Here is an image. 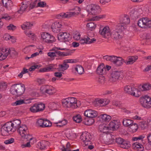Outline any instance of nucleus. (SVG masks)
Segmentation results:
<instances>
[{"label": "nucleus", "instance_id": "29", "mask_svg": "<svg viewBox=\"0 0 151 151\" xmlns=\"http://www.w3.org/2000/svg\"><path fill=\"white\" fill-rule=\"evenodd\" d=\"M99 129L100 131L103 133H107L109 129L108 126L105 124H101L99 126Z\"/></svg>", "mask_w": 151, "mask_h": 151}, {"label": "nucleus", "instance_id": "19", "mask_svg": "<svg viewBox=\"0 0 151 151\" xmlns=\"http://www.w3.org/2000/svg\"><path fill=\"white\" fill-rule=\"evenodd\" d=\"M62 26V24L60 23L56 22L52 24L51 29L53 32L58 33L60 31Z\"/></svg>", "mask_w": 151, "mask_h": 151}, {"label": "nucleus", "instance_id": "44", "mask_svg": "<svg viewBox=\"0 0 151 151\" xmlns=\"http://www.w3.org/2000/svg\"><path fill=\"white\" fill-rule=\"evenodd\" d=\"M75 69L80 75L83 74L84 72V69L82 66L80 65H77L75 68Z\"/></svg>", "mask_w": 151, "mask_h": 151}, {"label": "nucleus", "instance_id": "45", "mask_svg": "<svg viewBox=\"0 0 151 151\" xmlns=\"http://www.w3.org/2000/svg\"><path fill=\"white\" fill-rule=\"evenodd\" d=\"M130 147V142L125 140H124L123 143L121 145V147L125 149H127Z\"/></svg>", "mask_w": 151, "mask_h": 151}, {"label": "nucleus", "instance_id": "48", "mask_svg": "<svg viewBox=\"0 0 151 151\" xmlns=\"http://www.w3.org/2000/svg\"><path fill=\"white\" fill-rule=\"evenodd\" d=\"M86 26L91 30H94L96 27V24L93 22L88 23Z\"/></svg>", "mask_w": 151, "mask_h": 151}, {"label": "nucleus", "instance_id": "32", "mask_svg": "<svg viewBox=\"0 0 151 151\" xmlns=\"http://www.w3.org/2000/svg\"><path fill=\"white\" fill-rule=\"evenodd\" d=\"M108 127L110 130H114L118 128L117 122L115 120L112 121L109 123Z\"/></svg>", "mask_w": 151, "mask_h": 151}, {"label": "nucleus", "instance_id": "35", "mask_svg": "<svg viewBox=\"0 0 151 151\" xmlns=\"http://www.w3.org/2000/svg\"><path fill=\"white\" fill-rule=\"evenodd\" d=\"M133 123V121L132 120L127 118L124 119L122 121L123 125L126 127H129Z\"/></svg>", "mask_w": 151, "mask_h": 151}, {"label": "nucleus", "instance_id": "50", "mask_svg": "<svg viewBox=\"0 0 151 151\" xmlns=\"http://www.w3.org/2000/svg\"><path fill=\"white\" fill-rule=\"evenodd\" d=\"M73 119L74 121L76 122V123H79L81 121V118L79 115H78L74 116L73 118Z\"/></svg>", "mask_w": 151, "mask_h": 151}, {"label": "nucleus", "instance_id": "9", "mask_svg": "<svg viewBox=\"0 0 151 151\" xmlns=\"http://www.w3.org/2000/svg\"><path fill=\"white\" fill-rule=\"evenodd\" d=\"M45 107V105L43 103H35L30 107V111L33 113L39 112L43 111Z\"/></svg>", "mask_w": 151, "mask_h": 151}, {"label": "nucleus", "instance_id": "8", "mask_svg": "<svg viewBox=\"0 0 151 151\" xmlns=\"http://www.w3.org/2000/svg\"><path fill=\"white\" fill-rule=\"evenodd\" d=\"M140 103L144 107L149 109L151 107V97L146 95L141 97Z\"/></svg>", "mask_w": 151, "mask_h": 151}, {"label": "nucleus", "instance_id": "2", "mask_svg": "<svg viewBox=\"0 0 151 151\" xmlns=\"http://www.w3.org/2000/svg\"><path fill=\"white\" fill-rule=\"evenodd\" d=\"M9 54L11 57H14L17 55L18 53L13 48L9 49L3 48L0 51V60H2L6 59Z\"/></svg>", "mask_w": 151, "mask_h": 151}, {"label": "nucleus", "instance_id": "62", "mask_svg": "<svg viewBox=\"0 0 151 151\" xmlns=\"http://www.w3.org/2000/svg\"><path fill=\"white\" fill-rule=\"evenodd\" d=\"M112 104L113 105L120 107L122 105V103L120 101H113Z\"/></svg>", "mask_w": 151, "mask_h": 151}, {"label": "nucleus", "instance_id": "40", "mask_svg": "<svg viewBox=\"0 0 151 151\" xmlns=\"http://www.w3.org/2000/svg\"><path fill=\"white\" fill-rule=\"evenodd\" d=\"M32 25L33 24H31L30 22H26L22 25L21 27L24 30L26 29H30Z\"/></svg>", "mask_w": 151, "mask_h": 151}, {"label": "nucleus", "instance_id": "18", "mask_svg": "<svg viewBox=\"0 0 151 151\" xmlns=\"http://www.w3.org/2000/svg\"><path fill=\"white\" fill-rule=\"evenodd\" d=\"M124 63H125V60L120 57L114 56L113 63L116 66H119L122 65Z\"/></svg>", "mask_w": 151, "mask_h": 151}, {"label": "nucleus", "instance_id": "13", "mask_svg": "<svg viewBox=\"0 0 151 151\" xmlns=\"http://www.w3.org/2000/svg\"><path fill=\"white\" fill-rule=\"evenodd\" d=\"M122 73L120 71H115L112 72L109 80L111 82H114L117 81L120 76L122 75Z\"/></svg>", "mask_w": 151, "mask_h": 151}, {"label": "nucleus", "instance_id": "31", "mask_svg": "<svg viewBox=\"0 0 151 151\" xmlns=\"http://www.w3.org/2000/svg\"><path fill=\"white\" fill-rule=\"evenodd\" d=\"M132 147L139 151H143L144 150V147L142 144L137 142L133 143L132 145Z\"/></svg>", "mask_w": 151, "mask_h": 151}, {"label": "nucleus", "instance_id": "47", "mask_svg": "<svg viewBox=\"0 0 151 151\" xmlns=\"http://www.w3.org/2000/svg\"><path fill=\"white\" fill-rule=\"evenodd\" d=\"M133 132H136L138 128V125L136 123H133L129 127Z\"/></svg>", "mask_w": 151, "mask_h": 151}, {"label": "nucleus", "instance_id": "60", "mask_svg": "<svg viewBox=\"0 0 151 151\" xmlns=\"http://www.w3.org/2000/svg\"><path fill=\"white\" fill-rule=\"evenodd\" d=\"M41 67L40 65H32L31 66L29 69V70L30 71H33L35 70V69L36 68L38 69L40 67Z\"/></svg>", "mask_w": 151, "mask_h": 151}, {"label": "nucleus", "instance_id": "11", "mask_svg": "<svg viewBox=\"0 0 151 151\" xmlns=\"http://www.w3.org/2000/svg\"><path fill=\"white\" fill-rule=\"evenodd\" d=\"M91 136L90 134L87 132H83L80 136V138L84 142L86 145H88L89 142L91 144L90 140Z\"/></svg>", "mask_w": 151, "mask_h": 151}, {"label": "nucleus", "instance_id": "53", "mask_svg": "<svg viewBox=\"0 0 151 151\" xmlns=\"http://www.w3.org/2000/svg\"><path fill=\"white\" fill-rule=\"evenodd\" d=\"M47 54L48 56L50 57L52 60L54 59V58L57 56V53L55 51L54 52H49L47 53Z\"/></svg>", "mask_w": 151, "mask_h": 151}, {"label": "nucleus", "instance_id": "38", "mask_svg": "<svg viewBox=\"0 0 151 151\" xmlns=\"http://www.w3.org/2000/svg\"><path fill=\"white\" fill-rule=\"evenodd\" d=\"M100 117L103 121L105 122H109L111 118V116L106 114L100 115Z\"/></svg>", "mask_w": 151, "mask_h": 151}, {"label": "nucleus", "instance_id": "27", "mask_svg": "<svg viewBox=\"0 0 151 151\" xmlns=\"http://www.w3.org/2000/svg\"><path fill=\"white\" fill-rule=\"evenodd\" d=\"M138 88L140 91H148L151 89V85L149 83L144 84L140 85Z\"/></svg>", "mask_w": 151, "mask_h": 151}, {"label": "nucleus", "instance_id": "12", "mask_svg": "<svg viewBox=\"0 0 151 151\" xmlns=\"http://www.w3.org/2000/svg\"><path fill=\"white\" fill-rule=\"evenodd\" d=\"M99 33L104 37L105 38H109L111 35L110 28L108 26H105L102 29L101 28Z\"/></svg>", "mask_w": 151, "mask_h": 151}, {"label": "nucleus", "instance_id": "36", "mask_svg": "<svg viewBox=\"0 0 151 151\" xmlns=\"http://www.w3.org/2000/svg\"><path fill=\"white\" fill-rule=\"evenodd\" d=\"M49 142L47 141H42L39 143L40 145V148L41 150H45L47 145H49Z\"/></svg>", "mask_w": 151, "mask_h": 151}, {"label": "nucleus", "instance_id": "56", "mask_svg": "<svg viewBox=\"0 0 151 151\" xmlns=\"http://www.w3.org/2000/svg\"><path fill=\"white\" fill-rule=\"evenodd\" d=\"M124 140L120 137L116 138V142L117 144L120 145V147L121 146V145L123 143V142Z\"/></svg>", "mask_w": 151, "mask_h": 151}, {"label": "nucleus", "instance_id": "6", "mask_svg": "<svg viewBox=\"0 0 151 151\" xmlns=\"http://www.w3.org/2000/svg\"><path fill=\"white\" fill-rule=\"evenodd\" d=\"M41 37L43 42L47 44H52L55 42L56 39L55 37L50 34L46 32H42Z\"/></svg>", "mask_w": 151, "mask_h": 151}, {"label": "nucleus", "instance_id": "24", "mask_svg": "<svg viewBox=\"0 0 151 151\" xmlns=\"http://www.w3.org/2000/svg\"><path fill=\"white\" fill-rule=\"evenodd\" d=\"M22 5L20 8V9L18 11V12L20 14H22L25 11L27 7L29 6L30 2L29 1H23L21 3Z\"/></svg>", "mask_w": 151, "mask_h": 151}, {"label": "nucleus", "instance_id": "52", "mask_svg": "<svg viewBox=\"0 0 151 151\" xmlns=\"http://www.w3.org/2000/svg\"><path fill=\"white\" fill-rule=\"evenodd\" d=\"M24 101L23 100L20 99L17 100L13 103V105H19L24 104H26Z\"/></svg>", "mask_w": 151, "mask_h": 151}, {"label": "nucleus", "instance_id": "16", "mask_svg": "<svg viewBox=\"0 0 151 151\" xmlns=\"http://www.w3.org/2000/svg\"><path fill=\"white\" fill-rule=\"evenodd\" d=\"M130 21L129 16L125 15L122 18L120 22L118 23L117 24H121L122 26V27H124V29L125 30L127 28V25L129 23Z\"/></svg>", "mask_w": 151, "mask_h": 151}, {"label": "nucleus", "instance_id": "37", "mask_svg": "<svg viewBox=\"0 0 151 151\" xmlns=\"http://www.w3.org/2000/svg\"><path fill=\"white\" fill-rule=\"evenodd\" d=\"M132 90L130 95L136 97H138L140 96L141 93L140 90L135 88H133Z\"/></svg>", "mask_w": 151, "mask_h": 151}, {"label": "nucleus", "instance_id": "57", "mask_svg": "<svg viewBox=\"0 0 151 151\" xmlns=\"http://www.w3.org/2000/svg\"><path fill=\"white\" fill-rule=\"evenodd\" d=\"M6 88V85L5 82H0V90L3 91Z\"/></svg>", "mask_w": 151, "mask_h": 151}, {"label": "nucleus", "instance_id": "26", "mask_svg": "<svg viewBox=\"0 0 151 151\" xmlns=\"http://www.w3.org/2000/svg\"><path fill=\"white\" fill-rule=\"evenodd\" d=\"M2 2L4 7L8 10H10L13 6L12 1L11 0H2Z\"/></svg>", "mask_w": 151, "mask_h": 151}, {"label": "nucleus", "instance_id": "63", "mask_svg": "<svg viewBox=\"0 0 151 151\" xmlns=\"http://www.w3.org/2000/svg\"><path fill=\"white\" fill-rule=\"evenodd\" d=\"M37 2V0H35L32 2L31 3L30 2V4L29 5V8L30 9H32L35 7H36V4Z\"/></svg>", "mask_w": 151, "mask_h": 151}, {"label": "nucleus", "instance_id": "22", "mask_svg": "<svg viewBox=\"0 0 151 151\" xmlns=\"http://www.w3.org/2000/svg\"><path fill=\"white\" fill-rule=\"evenodd\" d=\"M54 65L52 64L44 68H41L40 70V72H45L51 71H54L56 69Z\"/></svg>", "mask_w": 151, "mask_h": 151}, {"label": "nucleus", "instance_id": "5", "mask_svg": "<svg viewBox=\"0 0 151 151\" xmlns=\"http://www.w3.org/2000/svg\"><path fill=\"white\" fill-rule=\"evenodd\" d=\"M11 122L6 123L1 129V133L2 135L5 136L8 134L9 131L14 132L15 129L13 128Z\"/></svg>", "mask_w": 151, "mask_h": 151}, {"label": "nucleus", "instance_id": "33", "mask_svg": "<svg viewBox=\"0 0 151 151\" xmlns=\"http://www.w3.org/2000/svg\"><path fill=\"white\" fill-rule=\"evenodd\" d=\"M96 101L100 106H103L108 104L109 102V100L106 99H97Z\"/></svg>", "mask_w": 151, "mask_h": 151}, {"label": "nucleus", "instance_id": "20", "mask_svg": "<svg viewBox=\"0 0 151 151\" xmlns=\"http://www.w3.org/2000/svg\"><path fill=\"white\" fill-rule=\"evenodd\" d=\"M138 57L136 56H129L127 60H125V63L127 65H132L138 59Z\"/></svg>", "mask_w": 151, "mask_h": 151}, {"label": "nucleus", "instance_id": "3", "mask_svg": "<svg viewBox=\"0 0 151 151\" xmlns=\"http://www.w3.org/2000/svg\"><path fill=\"white\" fill-rule=\"evenodd\" d=\"M63 106L65 108H76L78 107L77 100L74 97H69L62 101Z\"/></svg>", "mask_w": 151, "mask_h": 151}, {"label": "nucleus", "instance_id": "41", "mask_svg": "<svg viewBox=\"0 0 151 151\" xmlns=\"http://www.w3.org/2000/svg\"><path fill=\"white\" fill-rule=\"evenodd\" d=\"M64 134L66 137L69 139H72L73 138L74 134L70 130H67L65 131Z\"/></svg>", "mask_w": 151, "mask_h": 151}, {"label": "nucleus", "instance_id": "51", "mask_svg": "<svg viewBox=\"0 0 151 151\" xmlns=\"http://www.w3.org/2000/svg\"><path fill=\"white\" fill-rule=\"evenodd\" d=\"M81 35L79 32H75L73 34V38L76 40H78L80 39Z\"/></svg>", "mask_w": 151, "mask_h": 151}, {"label": "nucleus", "instance_id": "55", "mask_svg": "<svg viewBox=\"0 0 151 151\" xmlns=\"http://www.w3.org/2000/svg\"><path fill=\"white\" fill-rule=\"evenodd\" d=\"M106 15H99L98 16H96L93 17L92 18V20L93 21L95 20H99L100 19H102L104 18L105 17Z\"/></svg>", "mask_w": 151, "mask_h": 151}, {"label": "nucleus", "instance_id": "1", "mask_svg": "<svg viewBox=\"0 0 151 151\" xmlns=\"http://www.w3.org/2000/svg\"><path fill=\"white\" fill-rule=\"evenodd\" d=\"M25 90V86L24 84H16L11 86L10 91L13 95L21 96L24 93Z\"/></svg>", "mask_w": 151, "mask_h": 151}, {"label": "nucleus", "instance_id": "10", "mask_svg": "<svg viewBox=\"0 0 151 151\" xmlns=\"http://www.w3.org/2000/svg\"><path fill=\"white\" fill-rule=\"evenodd\" d=\"M70 34L66 32H60L58 35L59 40L61 42H69L70 40Z\"/></svg>", "mask_w": 151, "mask_h": 151}, {"label": "nucleus", "instance_id": "7", "mask_svg": "<svg viewBox=\"0 0 151 151\" xmlns=\"http://www.w3.org/2000/svg\"><path fill=\"white\" fill-rule=\"evenodd\" d=\"M137 24L141 28L151 27V19L146 17L142 18L138 20Z\"/></svg>", "mask_w": 151, "mask_h": 151}, {"label": "nucleus", "instance_id": "15", "mask_svg": "<svg viewBox=\"0 0 151 151\" xmlns=\"http://www.w3.org/2000/svg\"><path fill=\"white\" fill-rule=\"evenodd\" d=\"M85 116L91 118H95L98 115V113L95 110L91 109L86 110L84 113Z\"/></svg>", "mask_w": 151, "mask_h": 151}, {"label": "nucleus", "instance_id": "64", "mask_svg": "<svg viewBox=\"0 0 151 151\" xmlns=\"http://www.w3.org/2000/svg\"><path fill=\"white\" fill-rule=\"evenodd\" d=\"M37 82L39 85L44 84L45 82V79L44 78H38L37 79Z\"/></svg>", "mask_w": 151, "mask_h": 151}, {"label": "nucleus", "instance_id": "43", "mask_svg": "<svg viewBox=\"0 0 151 151\" xmlns=\"http://www.w3.org/2000/svg\"><path fill=\"white\" fill-rule=\"evenodd\" d=\"M143 39L145 41L149 42H151V34L147 33L143 35Z\"/></svg>", "mask_w": 151, "mask_h": 151}, {"label": "nucleus", "instance_id": "30", "mask_svg": "<svg viewBox=\"0 0 151 151\" xmlns=\"http://www.w3.org/2000/svg\"><path fill=\"white\" fill-rule=\"evenodd\" d=\"M96 71L99 75H103L106 73V68L103 65H101L98 67Z\"/></svg>", "mask_w": 151, "mask_h": 151}, {"label": "nucleus", "instance_id": "61", "mask_svg": "<svg viewBox=\"0 0 151 151\" xmlns=\"http://www.w3.org/2000/svg\"><path fill=\"white\" fill-rule=\"evenodd\" d=\"M98 81L101 84H104L105 82V78L104 76H101L99 78Z\"/></svg>", "mask_w": 151, "mask_h": 151}, {"label": "nucleus", "instance_id": "58", "mask_svg": "<svg viewBox=\"0 0 151 151\" xmlns=\"http://www.w3.org/2000/svg\"><path fill=\"white\" fill-rule=\"evenodd\" d=\"M24 33L26 35L28 36V37H33V36H34L35 34L32 33V32L30 31H24Z\"/></svg>", "mask_w": 151, "mask_h": 151}, {"label": "nucleus", "instance_id": "28", "mask_svg": "<svg viewBox=\"0 0 151 151\" xmlns=\"http://www.w3.org/2000/svg\"><path fill=\"white\" fill-rule=\"evenodd\" d=\"M69 67V65L67 64L65 60H64L63 64L59 65L58 68L57 69L60 71H64L67 70Z\"/></svg>", "mask_w": 151, "mask_h": 151}, {"label": "nucleus", "instance_id": "14", "mask_svg": "<svg viewBox=\"0 0 151 151\" xmlns=\"http://www.w3.org/2000/svg\"><path fill=\"white\" fill-rule=\"evenodd\" d=\"M142 13V10L141 8L132 9L131 11L130 16L133 19H134L138 18Z\"/></svg>", "mask_w": 151, "mask_h": 151}, {"label": "nucleus", "instance_id": "4", "mask_svg": "<svg viewBox=\"0 0 151 151\" xmlns=\"http://www.w3.org/2000/svg\"><path fill=\"white\" fill-rule=\"evenodd\" d=\"M121 24H117L115 29L111 33V36L115 39H118L122 38L123 36L124 27H122Z\"/></svg>", "mask_w": 151, "mask_h": 151}, {"label": "nucleus", "instance_id": "42", "mask_svg": "<svg viewBox=\"0 0 151 151\" xmlns=\"http://www.w3.org/2000/svg\"><path fill=\"white\" fill-rule=\"evenodd\" d=\"M56 53L59 56L62 57H65L71 55L72 52L71 51H67L65 52H61L60 51H57Z\"/></svg>", "mask_w": 151, "mask_h": 151}, {"label": "nucleus", "instance_id": "21", "mask_svg": "<svg viewBox=\"0 0 151 151\" xmlns=\"http://www.w3.org/2000/svg\"><path fill=\"white\" fill-rule=\"evenodd\" d=\"M96 40L95 38H92L91 39L88 36H86V38L82 39L80 40L79 43L81 44H90L92 43H93L95 42Z\"/></svg>", "mask_w": 151, "mask_h": 151}, {"label": "nucleus", "instance_id": "39", "mask_svg": "<svg viewBox=\"0 0 151 151\" xmlns=\"http://www.w3.org/2000/svg\"><path fill=\"white\" fill-rule=\"evenodd\" d=\"M21 123L20 120L19 119L14 120L13 121V122H12V127L15 129V131L19 127Z\"/></svg>", "mask_w": 151, "mask_h": 151}, {"label": "nucleus", "instance_id": "25", "mask_svg": "<svg viewBox=\"0 0 151 151\" xmlns=\"http://www.w3.org/2000/svg\"><path fill=\"white\" fill-rule=\"evenodd\" d=\"M101 9L99 6L98 5H93L91 8V11L89 13L95 15L99 13L100 12Z\"/></svg>", "mask_w": 151, "mask_h": 151}, {"label": "nucleus", "instance_id": "59", "mask_svg": "<svg viewBox=\"0 0 151 151\" xmlns=\"http://www.w3.org/2000/svg\"><path fill=\"white\" fill-rule=\"evenodd\" d=\"M24 136H22L24 139H27L31 141L33 139V138L31 137V136L28 134V132L25 133Z\"/></svg>", "mask_w": 151, "mask_h": 151}, {"label": "nucleus", "instance_id": "46", "mask_svg": "<svg viewBox=\"0 0 151 151\" xmlns=\"http://www.w3.org/2000/svg\"><path fill=\"white\" fill-rule=\"evenodd\" d=\"M133 88H134V87H131L129 86H126L124 88V91L126 93L130 95L133 90Z\"/></svg>", "mask_w": 151, "mask_h": 151}, {"label": "nucleus", "instance_id": "34", "mask_svg": "<svg viewBox=\"0 0 151 151\" xmlns=\"http://www.w3.org/2000/svg\"><path fill=\"white\" fill-rule=\"evenodd\" d=\"M46 90V93L50 95H52L56 92V90L55 88L51 86H47Z\"/></svg>", "mask_w": 151, "mask_h": 151}, {"label": "nucleus", "instance_id": "17", "mask_svg": "<svg viewBox=\"0 0 151 151\" xmlns=\"http://www.w3.org/2000/svg\"><path fill=\"white\" fill-rule=\"evenodd\" d=\"M76 14L75 12H70L66 13L63 12L57 15V17L58 19L70 18L74 16Z\"/></svg>", "mask_w": 151, "mask_h": 151}, {"label": "nucleus", "instance_id": "23", "mask_svg": "<svg viewBox=\"0 0 151 151\" xmlns=\"http://www.w3.org/2000/svg\"><path fill=\"white\" fill-rule=\"evenodd\" d=\"M18 132L21 136H24L25 133L28 132V129L25 125H23L21 127H19L18 128Z\"/></svg>", "mask_w": 151, "mask_h": 151}, {"label": "nucleus", "instance_id": "49", "mask_svg": "<svg viewBox=\"0 0 151 151\" xmlns=\"http://www.w3.org/2000/svg\"><path fill=\"white\" fill-rule=\"evenodd\" d=\"M114 55L108 56L106 55L103 57L104 59L106 60L107 61H110L113 63L114 57Z\"/></svg>", "mask_w": 151, "mask_h": 151}, {"label": "nucleus", "instance_id": "54", "mask_svg": "<svg viewBox=\"0 0 151 151\" xmlns=\"http://www.w3.org/2000/svg\"><path fill=\"white\" fill-rule=\"evenodd\" d=\"M139 125L142 129H144L147 128L148 125L146 122H141L140 123Z\"/></svg>", "mask_w": 151, "mask_h": 151}]
</instances>
